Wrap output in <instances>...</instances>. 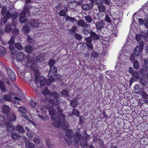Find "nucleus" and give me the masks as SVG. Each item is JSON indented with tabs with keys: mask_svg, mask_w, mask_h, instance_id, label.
<instances>
[{
	"mask_svg": "<svg viewBox=\"0 0 148 148\" xmlns=\"http://www.w3.org/2000/svg\"><path fill=\"white\" fill-rule=\"evenodd\" d=\"M10 136L13 139L17 140L19 138L21 137V135L17 133H13Z\"/></svg>",
	"mask_w": 148,
	"mask_h": 148,
	"instance_id": "19",
	"label": "nucleus"
},
{
	"mask_svg": "<svg viewBox=\"0 0 148 148\" xmlns=\"http://www.w3.org/2000/svg\"><path fill=\"white\" fill-rule=\"evenodd\" d=\"M86 44L88 48L90 50H92L93 49L92 45V43H86Z\"/></svg>",
	"mask_w": 148,
	"mask_h": 148,
	"instance_id": "55",
	"label": "nucleus"
},
{
	"mask_svg": "<svg viewBox=\"0 0 148 148\" xmlns=\"http://www.w3.org/2000/svg\"><path fill=\"white\" fill-rule=\"evenodd\" d=\"M72 114H73L77 116H79V111L77 110L74 109H73V110Z\"/></svg>",
	"mask_w": 148,
	"mask_h": 148,
	"instance_id": "44",
	"label": "nucleus"
},
{
	"mask_svg": "<svg viewBox=\"0 0 148 148\" xmlns=\"http://www.w3.org/2000/svg\"><path fill=\"white\" fill-rule=\"evenodd\" d=\"M7 129L8 132L11 133L14 131L15 128L12 125H8L7 126Z\"/></svg>",
	"mask_w": 148,
	"mask_h": 148,
	"instance_id": "22",
	"label": "nucleus"
},
{
	"mask_svg": "<svg viewBox=\"0 0 148 148\" xmlns=\"http://www.w3.org/2000/svg\"><path fill=\"white\" fill-rule=\"evenodd\" d=\"M26 58L25 55L22 52H18L16 56L17 60L21 62H23L24 61L26 62Z\"/></svg>",
	"mask_w": 148,
	"mask_h": 148,
	"instance_id": "5",
	"label": "nucleus"
},
{
	"mask_svg": "<svg viewBox=\"0 0 148 148\" xmlns=\"http://www.w3.org/2000/svg\"><path fill=\"white\" fill-rule=\"evenodd\" d=\"M139 85L136 84L134 87V89L135 92L136 93H138L142 91L141 88Z\"/></svg>",
	"mask_w": 148,
	"mask_h": 148,
	"instance_id": "18",
	"label": "nucleus"
},
{
	"mask_svg": "<svg viewBox=\"0 0 148 148\" xmlns=\"http://www.w3.org/2000/svg\"><path fill=\"white\" fill-rule=\"evenodd\" d=\"M98 8L99 11L101 12H104L106 10L105 7L102 4L99 5L98 6Z\"/></svg>",
	"mask_w": 148,
	"mask_h": 148,
	"instance_id": "26",
	"label": "nucleus"
},
{
	"mask_svg": "<svg viewBox=\"0 0 148 148\" xmlns=\"http://www.w3.org/2000/svg\"><path fill=\"white\" fill-rule=\"evenodd\" d=\"M142 96L145 99H148V95L145 92H143L142 93Z\"/></svg>",
	"mask_w": 148,
	"mask_h": 148,
	"instance_id": "56",
	"label": "nucleus"
},
{
	"mask_svg": "<svg viewBox=\"0 0 148 148\" xmlns=\"http://www.w3.org/2000/svg\"><path fill=\"white\" fill-rule=\"evenodd\" d=\"M1 110L5 114H8L10 110V107L7 105L3 106Z\"/></svg>",
	"mask_w": 148,
	"mask_h": 148,
	"instance_id": "11",
	"label": "nucleus"
},
{
	"mask_svg": "<svg viewBox=\"0 0 148 148\" xmlns=\"http://www.w3.org/2000/svg\"><path fill=\"white\" fill-rule=\"evenodd\" d=\"M15 47L18 50H21L23 49V47L21 44L19 42L16 43L15 45Z\"/></svg>",
	"mask_w": 148,
	"mask_h": 148,
	"instance_id": "25",
	"label": "nucleus"
},
{
	"mask_svg": "<svg viewBox=\"0 0 148 148\" xmlns=\"http://www.w3.org/2000/svg\"><path fill=\"white\" fill-rule=\"evenodd\" d=\"M74 37L76 39L78 40L81 39L82 38L81 35L77 33H75V34Z\"/></svg>",
	"mask_w": 148,
	"mask_h": 148,
	"instance_id": "43",
	"label": "nucleus"
},
{
	"mask_svg": "<svg viewBox=\"0 0 148 148\" xmlns=\"http://www.w3.org/2000/svg\"><path fill=\"white\" fill-rule=\"evenodd\" d=\"M134 68L136 69H138L139 66V64L138 61L136 60L134 61L133 63Z\"/></svg>",
	"mask_w": 148,
	"mask_h": 148,
	"instance_id": "35",
	"label": "nucleus"
},
{
	"mask_svg": "<svg viewBox=\"0 0 148 148\" xmlns=\"http://www.w3.org/2000/svg\"><path fill=\"white\" fill-rule=\"evenodd\" d=\"M49 114L51 116V119L53 120H55L56 119L55 118L56 114V112L54 111V108L52 107H50L49 108Z\"/></svg>",
	"mask_w": 148,
	"mask_h": 148,
	"instance_id": "9",
	"label": "nucleus"
},
{
	"mask_svg": "<svg viewBox=\"0 0 148 148\" xmlns=\"http://www.w3.org/2000/svg\"><path fill=\"white\" fill-rule=\"evenodd\" d=\"M18 110L21 113L25 114L27 112L26 108L25 107H19L18 109Z\"/></svg>",
	"mask_w": 148,
	"mask_h": 148,
	"instance_id": "24",
	"label": "nucleus"
},
{
	"mask_svg": "<svg viewBox=\"0 0 148 148\" xmlns=\"http://www.w3.org/2000/svg\"><path fill=\"white\" fill-rule=\"evenodd\" d=\"M0 89L3 92L6 91L5 83L4 82L0 80Z\"/></svg>",
	"mask_w": 148,
	"mask_h": 148,
	"instance_id": "20",
	"label": "nucleus"
},
{
	"mask_svg": "<svg viewBox=\"0 0 148 148\" xmlns=\"http://www.w3.org/2000/svg\"><path fill=\"white\" fill-rule=\"evenodd\" d=\"M93 7V4L92 3H89L82 5V8L85 10H89L91 9Z\"/></svg>",
	"mask_w": 148,
	"mask_h": 148,
	"instance_id": "12",
	"label": "nucleus"
},
{
	"mask_svg": "<svg viewBox=\"0 0 148 148\" xmlns=\"http://www.w3.org/2000/svg\"><path fill=\"white\" fill-rule=\"evenodd\" d=\"M66 20L70 21L71 22H73L75 20V19L74 18L70 17L69 16H68L66 17Z\"/></svg>",
	"mask_w": 148,
	"mask_h": 148,
	"instance_id": "50",
	"label": "nucleus"
},
{
	"mask_svg": "<svg viewBox=\"0 0 148 148\" xmlns=\"http://www.w3.org/2000/svg\"><path fill=\"white\" fill-rule=\"evenodd\" d=\"M14 38L13 36H12L10 40L8 42V44L10 45V46H12L14 44Z\"/></svg>",
	"mask_w": 148,
	"mask_h": 148,
	"instance_id": "34",
	"label": "nucleus"
},
{
	"mask_svg": "<svg viewBox=\"0 0 148 148\" xmlns=\"http://www.w3.org/2000/svg\"><path fill=\"white\" fill-rule=\"evenodd\" d=\"M44 57V54L43 53L38 54L36 58L37 62H40L44 61L45 60Z\"/></svg>",
	"mask_w": 148,
	"mask_h": 148,
	"instance_id": "14",
	"label": "nucleus"
},
{
	"mask_svg": "<svg viewBox=\"0 0 148 148\" xmlns=\"http://www.w3.org/2000/svg\"><path fill=\"white\" fill-rule=\"evenodd\" d=\"M78 99H75V100H73L71 101V105L73 107H75L76 105L78 104V102H77Z\"/></svg>",
	"mask_w": 148,
	"mask_h": 148,
	"instance_id": "29",
	"label": "nucleus"
},
{
	"mask_svg": "<svg viewBox=\"0 0 148 148\" xmlns=\"http://www.w3.org/2000/svg\"><path fill=\"white\" fill-rule=\"evenodd\" d=\"M136 79H137L134 77H131L130 81V84L132 85L133 82L136 81Z\"/></svg>",
	"mask_w": 148,
	"mask_h": 148,
	"instance_id": "51",
	"label": "nucleus"
},
{
	"mask_svg": "<svg viewBox=\"0 0 148 148\" xmlns=\"http://www.w3.org/2000/svg\"><path fill=\"white\" fill-rule=\"evenodd\" d=\"M85 20L88 23H90L92 20V18L89 16H84Z\"/></svg>",
	"mask_w": 148,
	"mask_h": 148,
	"instance_id": "40",
	"label": "nucleus"
},
{
	"mask_svg": "<svg viewBox=\"0 0 148 148\" xmlns=\"http://www.w3.org/2000/svg\"><path fill=\"white\" fill-rule=\"evenodd\" d=\"M16 130L20 133H24L25 132V131L23 127L22 126L18 125L16 126Z\"/></svg>",
	"mask_w": 148,
	"mask_h": 148,
	"instance_id": "17",
	"label": "nucleus"
},
{
	"mask_svg": "<svg viewBox=\"0 0 148 148\" xmlns=\"http://www.w3.org/2000/svg\"><path fill=\"white\" fill-rule=\"evenodd\" d=\"M46 79L45 78L43 77H41L39 79V77L37 75H35V83L36 85L38 84L39 83V81H40V86H43L45 85V84L46 83Z\"/></svg>",
	"mask_w": 148,
	"mask_h": 148,
	"instance_id": "3",
	"label": "nucleus"
},
{
	"mask_svg": "<svg viewBox=\"0 0 148 148\" xmlns=\"http://www.w3.org/2000/svg\"><path fill=\"white\" fill-rule=\"evenodd\" d=\"M53 80V79L52 78H50L48 79L46 81V84L47 85H49Z\"/></svg>",
	"mask_w": 148,
	"mask_h": 148,
	"instance_id": "38",
	"label": "nucleus"
},
{
	"mask_svg": "<svg viewBox=\"0 0 148 148\" xmlns=\"http://www.w3.org/2000/svg\"><path fill=\"white\" fill-rule=\"evenodd\" d=\"M145 63L142 68V71L144 72L143 73H146L148 71V66Z\"/></svg>",
	"mask_w": 148,
	"mask_h": 148,
	"instance_id": "33",
	"label": "nucleus"
},
{
	"mask_svg": "<svg viewBox=\"0 0 148 148\" xmlns=\"http://www.w3.org/2000/svg\"><path fill=\"white\" fill-rule=\"evenodd\" d=\"M143 42H140L139 45H137L134 49V53L136 56H138L143 49Z\"/></svg>",
	"mask_w": 148,
	"mask_h": 148,
	"instance_id": "2",
	"label": "nucleus"
},
{
	"mask_svg": "<svg viewBox=\"0 0 148 148\" xmlns=\"http://www.w3.org/2000/svg\"><path fill=\"white\" fill-rule=\"evenodd\" d=\"M26 14L24 10L22 11L20 13L19 16V22L21 23H23L26 22V20L24 18Z\"/></svg>",
	"mask_w": 148,
	"mask_h": 148,
	"instance_id": "7",
	"label": "nucleus"
},
{
	"mask_svg": "<svg viewBox=\"0 0 148 148\" xmlns=\"http://www.w3.org/2000/svg\"><path fill=\"white\" fill-rule=\"evenodd\" d=\"M136 39L137 41H139L141 39V36L139 34L136 35Z\"/></svg>",
	"mask_w": 148,
	"mask_h": 148,
	"instance_id": "64",
	"label": "nucleus"
},
{
	"mask_svg": "<svg viewBox=\"0 0 148 148\" xmlns=\"http://www.w3.org/2000/svg\"><path fill=\"white\" fill-rule=\"evenodd\" d=\"M50 69L54 72H56L57 71V69L55 66H54L50 67Z\"/></svg>",
	"mask_w": 148,
	"mask_h": 148,
	"instance_id": "60",
	"label": "nucleus"
},
{
	"mask_svg": "<svg viewBox=\"0 0 148 148\" xmlns=\"http://www.w3.org/2000/svg\"><path fill=\"white\" fill-rule=\"evenodd\" d=\"M6 72L9 79L12 81H14L16 79V76L12 70L9 68H6Z\"/></svg>",
	"mask_w": 148,
	"mask_h": 148,
	"instance_id": "4",
	"label": "nucleus"
},
{
	"mask_svg": "<svg viewBox=\"0 0 148 148\" xmlns=\"http://www.w3.org/2000/svg\"><path fill=\"white\" fill-rule=\"evenodd\" d=\"M9 48L10 51L12 55H15L16 52V51L13 46H9Z\"/></svg>",
	"mask_w": 148,
	"mask_h": 148,
	"instance_id": "41",
	"label": "nucleus"
},
{
	"mask_svg": "<svg viewBox=\"0 0 148 148\" xmlns=\"http://www.w3.org/2000/svg\"><path fill=\"white\" fill-rule=\"evenodd\" d=\"M61 96L64 97H67L69 96L68 91L66 90L62 91L61 93Z\"/></svg>",
	"mask_w": 148,
	"mask_h": 148,
	"instance_id": "30",
	"label": "nucleus"
},
{
	"mask_svg": "<svg viewBox=\"0 0 148 148\" xmlns=\"http://www.w3.org/2000/svg\"><path fill=\"white\" fill-rule=\"evenodd\" d=\"M81 135L79 132H76L75 138V140L73 142L77 144L80 139Z\"/></svg>",
	"mask_w": 148,
	"mask_h": 148,
	"instance_id": "16",
	"label": "nucleus"
},
{
	"mask_svg": "<svg viewBox=\"0 0 148 148\" xmlns=\"http://www.w3.org/2000/svg\"><path fill=\"white\" fill-rule=\"evenodd\" d=\"M83 27L85 29H87V28H90V26L89 25L84 23V25Z\"/></svg>",
	"mask_w": 148,
	"mask_h": 148,
	"instance_id": "63",
	"label": "nucleus"
},
{
	"mask_svg": "<svg viewBox=\"0 0 148 148\" xmlns=\"http://www.w3.org/2000/svg\"><path fill=\"white\" fill-rule=\"evenodd\" d=\"M85 23L84 21L83 20H79L77 22L78 25L79 26L83 27L84 23Z\"/></svg>",
	"mask_w": 148,
	"mask_h": 148,
	"instance_id": "36",
	"label": "nucleus"
},
{
	"mask_svg": "<svg viewBox=\"0 0 148 148\" xmlns=\"http://www.w3.org/2000/svg\"><path fill=\"white\" fill-rule=\"evenodd\" d=\"M74 132L71 130H68L66 131L65 135L69 139L72 138L74 136Z\"/></svg>",
	"mask_w": 148,
	"mask_h": 148,
	"instance_id": "13",
	"label": "nucleus"
},
{
	"mask_svg": "<svg viewBox=\"0 0 148 148\" xmlns=\"http://www.w3.org/2000/svg\"><path fill=\"white\" fill-rule=\"evenodd\" d=\"M62 78V77L61 75L59 74H57L54 75L53 79V80L59 81Z\"/></svg>",
	"mask_w": 148,
	"mask_h": 148,
	"instance_id": "28",
	"label": "nucleus"
},
{
	"mask_svg": "<svg viewBox=\"0 0 148 148\" xmlns=\"http://www.w3.org/2000/svg\"><path fill=\"white\" fill-rule=\"evenodd\" d=\"M47 146L49 148H52L53 147V145L50 143V140L48 139L47 141Z\"/></svg>",
	"mask_w": 148,
	"mask_h": 148,
	"instance_id": "42",
	"label": "nucleus"
},
{
	"mask_svg": "<svg viewBox=\"0 0 148 148\" xmlns=\"http://www.w3.org/2000/svg\"><path fill=\"white\" fill-rule=\"evenodd\" d=\"M30 24L32 27L35 28L38 27L40 23L38 20L32 19L30 20Z\"/></svg>",
	"mask_w": 148,
	"mask_h": 148,
	"instance_id": "8",
	"label": "nucleus"
},
{
	"mask_svg": "<svg viewBox=\"0 0 148 148\" xmlns=\"http://www.w3.org/2000/svg\"><path fill=\"white\" fill-rule=\"evenodd\" d=\"M4 99L5 100L9 101H12V99L11 97L9 95H5L4 96Z\"/></svg>",
	"mask_w": 148,
	"mask_h": 148,
	"instance_id": "39",
	"label": "nucleus"
},
{
	"mask_svg": "<svg viewBox=\"0 0 148 148\" xmlns=\"http://www.w3.org/2000/svg\"><path fill=\"white\" fill-rule=\"evenodd\" d=\"M6 49L2 46H0V52L3 55H4L6 53Z\"/></svg>",
	"mask_w": 148,
	"mask_h": 148,
	"instance_id": "32",
	"label": "nucleus"
},
{
	"mask_svg": "<svg viewBox=\"0 0 148 148\" xmlns=\"http://www.w3.org/2000/svg\"><path fill=\"white\" fill-rule=\"evenodd\" d=\"M92 40V38L90 37L86 38H85V40L87 42V43H91Z\"/></svg>",
	"mask_w": 148,
	"mask_h": 148,
	"instance_id": "49",
	"label": "nucleus"
},
{
	"mask_svg": "<svg viewBox=\"0 0 148 148\" xmlns=\"http://www.w3.org/2000/svg\"><path fill=\"white\" fill-rule=\"evenodd\" d=\"M51 97L54 99H58L59 96V95L58 93L56 92H55L52 93L51 95Z\"/></svg>",
	"mask_w": 148,
	"mask_h": 148,
	"instance_id": "31",
	"label": "nucleus"
},
{
	"mask_svg": "<svg viewBox=\"0 0 148 148\" xmlns=\"http://www.w3.org/2000/svg\"><path fill=\"white\" fill-rule=\"evenodd\" d=\"M105 20L106 22H107L109 23H110L111 22V20L109 17L106 15Z\"/></svg>",
	"mask_w": 148,
	"mask_h": 148,
	"instance_id": "58",
	"label": "nucleus"
},
{
	"mask_svg": "<svg viewBox=\"0 0 148 148\" xmlns=\"http://www.w3.org/2000/svg\"><path fill=\"white\" fill-rule=\"evenodd\" d=\"M25 145L27 148H35V146L33 143L27 142L25 143Z\"/></svg>",
	"mask_w": 148,
	"mask_h": 148,
	"instance_id": "21",
	"label": "nucleus"
},
{
	"mask_svg": "<svg viewBox=\"0 0 148 148\" xmlns=\"http://www.w3.org/2000/svg\"><path fill=\"white\" fill-rule=\"evenodd\" d=\"M33 141L36 144H39L40 143V140L37 138H34Z\"/></svg>",
	"mask_w": 148,
	"mask_h": 148,
	"instance_id": "53",
	"label": "nucleus"
},
{
	"mask_svg": "<svg viewBox=\"0 0 148 148\" xmlns=\"http://www.w3.org/2000/svg\"><path fill=\"white\" fill-rule=\"evenodd\" d=\"M140 82L141 84L144 86H145L146 85H147L148 83L147 81H145L143 79H141L140 80Z\"/></svg>",
	"mask_w": 148,
	"mask_h": 148,
	"instance_id": "47",
	"label": "nucleus"
},
{
	"mask_svg": "<svg viewBox=\"0 0 148 148\" xmlns=\"http://www.w3.org/2000/svg\"><path fill=\"white\" fill-rule=\"evenodd\" d=\"M138 23L140 25H143L145 23V21L142 18H139L138 19Z\"/></svg>",
	"mask_w": 148,
	"mask_h": 148,
	"instance_id": "54",
	"label": "nucleus"
},
{
	"mask_svg": "<svg viewBox=\"0 0 148 148\" xmlns=\"http://www.w3.org/2000/svg\"><path fill=\"white\" fill-rule=\"evenodd\" d=\"M26 135L29 138H31L33 137V135L31 133L29 132H27L26 133Z\"/></svg>",
	"mask_w": 148,
	"mask_h": 148,
	"instance_id": "61",
	"label": "nucleus"
},
{
	"mask_svg": "<svg viewBox=\"0 0 148 148\" xmlns=\"http://www.w3.org/2000/svg\"><path fill=\"white\" fill-rule=\"evenodd\" d=\"M16 116L15 115L12 113L10 114L8 116L7 119L10 122H13L16 120Z\"/></svg>",
	"mask_w": 148,
	"mask_h": 148,
	"instance_id": "10",
	"label": "nucleus"
},
{
	"mask_svg": "<svg viewBox=\"0 0 148 148\" xmlns=\"http://www.w3.org/2000/svg\"><path fill=\"white\" fill-rule=\"evenodd\" d=\"M54 61L53 60H50L49 65L50 67L51 66H54Z\"/></svg>",
	"mask_w": 148,
	"mask_h": 148,
	"instance_id": "59",
	"label": "nucleus"
},
{
	"mask_svg": "<svg viewBox=\"0 0 148 148\" xmlns=\"http://www.w3.org/2000/svg\"><path fill=\"white\" fill-rule=\"evenodd\" d=\"M132 75L133 76V77L137 79H139L140 76V74L139 72L137 71H134Z\"/></svg>",
	"mask_w": 148,
	"mask_h": 148,
	"instance_id": "27",
	"label": "nucleus"
},
{
	"mask_svg": "<svg viewBox=\"0 0 148 148\" xmlns=\"http://www.w3.org/2000/svg\"><path fill=\"white\" fill-rule=\"evenodd\" d=\"M59 15L62 16H66V11L64 10H61L59 12Z\"/></svg>",
	"mask_w": 148,
	"mask_h": 148,
	"instance_id": "46",
	"label": "nucleus"
},
{
	"mask_svg": "<svg viewBox=\"0 0 148 148\" xmlns=\"http://www.w3.org/2000/svg\"><path fill=\"white\" fill-rule=\"evenodd\" d=\"M11 31V27L10 25L6 26L5 28V32L7 33H9Z\"/></svg>",
	"mask_w": 148,
	"mask_h": 148,
	"instance_id": "48",
	"label": "nucleus"
},
{
	"mask_svg": "<svg viewBox=\"0 0 148 148\" xmlns=\"http://www.w3.org/2000/svg\"><path fill=\"white\" fill-rule=\"evenodd\" d=\"M6 12V9L5 7H3L1 10V14L3 16H4Z\"/></svg>",
	"mask_w": 148,
	"mask_h": 148,
	"instance_id": "52",
	"label": "nucleus"
},
{
	"mask_svg": "<svg viewBox=\"0 0 148 148\" xmlns=\"http://www.w3.org/2000/svg\"><path fill=\"white\" fill-rule=\"evenodd\" d=\"M55 73H56V72L51 70L50 69L49 73H48V76L49 77H51L53 76L54 75Z\"/></svg>",
	"mask_w": 148,
	"mask_h": 148,
	"instance_id": "57",
	"label": "nucleus"
},
{
	"mask_svg": "<svg viewBox=\"0 0 148 148\" xmlns=\"http://www.w3.org/2000/svg\"><path fill=\"white\" fill-rule=\"evenodd\" d=\"M19 33L18 29L16 28H14L13 31V35L16 36Z\"/></svg>",
	"mask_w": 148,
	"mask_h": 148,
	"instance_id": "45",
	"label": "nucleus"
},
{
	"mask_svg": "<svg viewBox=\"0 0 148 148\" xmlns=\"http://www.w3.org/2000/svg\"><path fill=\"white\" fill-rule=\"evenodd\" d=\"M90 35L92 39L94 40H98L100 39V36L99 35L96 34L93 31L90 32Z\"/></svg>",
	"mask_w": 148,
	"mask_h": 148,
	"instance_id": "15",
	"label": "nucleus"
},
{
	"mask_svg": "<svg viewBox=\"0 0 148 148\" xmlns=\"http://www.w3.org/2000/svg\"><path fill=\"white\" fill-rule=\"evenodd\" d=\"M98 56V54L96 53L95 52L93 51L92 52V57L95 58L97 57Z\"/></svg>",
	"mask_w": 148,
	"mask_h": 148,
	"instance_id": "62",
	"label": "nucleus"
},
{
	"mask_svg": "<svg viewBox=\"0 0 148 148\" xmlns=\"http://www.w3.org/2000/svg\"><path fill=\"white\" fill-rule=\"evenodd\" d=\"M25 50L26 52L27 53H31L33 50V49L31 46L28 45L25 47Z\"/></svg>",
	"mask_w": 148,
	"mask_h": 148,
	"instance_id": "23",
	"label": "nucleus"
},
{
	"mask_svg": "<svg viewBox=\"0 0 148 148\" xmlns=\"http://www.w3.org/2000/svg\"><path fill=\"white\" fill-rule=\"evenodd\" d=\"M56 110L58 112V114H59L58 120L59 121H55L54 123V125L55 127L57 128L59 127L61 125L65 126L66 125L65 121V115L62 114V109L58 107L56 108Z\"/></svg>",
	"mask_w": 148,
	"mask_h": 148,
	"instance_id": "1",
	"label": "nucleus"
},
{
	"mask_svg": "<svg viewBox=\"0 0 148 148\" xmlns=\"http://www.w3.org/2000/svg\"><path fill=\"white\" fill-rule=\"evenodd\" d=\"M105 24V21L103 20L98 22L95 25L96 29L98 30H101L104 27Z\"/></svg>",
	"mask_w": 148,
	"mask_h": 148,
	"instance_id": "6",
	"label": "nucleus"
},
{
	"mask_svg": "<svg viewBox=\"0 0 148 148\" xmlns=\"http://www.w3.org/2000/svg\"><path fill=\"white\" fill-rule=\"evenodd\" d=\"M29 28L27 26L24 27L22 28L23 31L25 33H28L29 32Z\"/></svg>",
	"mask_w": 148,
	"mask_h": 148,
	"instance_id": "37",
	"label": "nucleus"
}]
</instances>
